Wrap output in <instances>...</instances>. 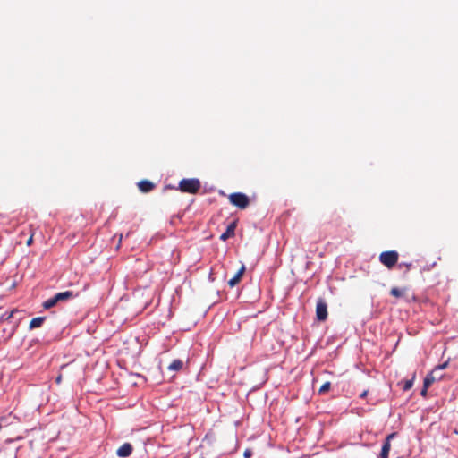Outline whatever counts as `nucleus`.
<instances>
[{
	"mask_svg": "<svg viewBox=\"0 0 458 458\" xmlns=\"http://www.w3.org/2000/svg\"><path fill=\"white\" fill-rule=\"evenodd\" d=\"M250 451H245L244 456L245 457H250Z\"/></svg>",
	"mask_w": 458,
	"mask_h": 458,
	"instance_id": "obj_22",
	"label": "nucleus"
},
{
	"mask_svg": "<svg viewBox=\"0 0 458 458\" xmlns=\"http://www.w3.org/2000/svg\"><path fill=\"white\" fill-rule=\"evenodd\" d=\"M183 367V361L177 359L173 360L168 366V369L171 371H180Z\"/></svg>",
	"mask_w": 458,
	"mask_h": 458,
	"instance_id": "obj_13",
	"label": "nucleus"
},
{
	"mask_svg": "<svg viewBox=\"0 0 458 458\" xmlns=\"http://www.w3.org/2000/svg\"><path fill=\"white\" fill-rule=\"evenodd\" d=\"M236 226L237 220H233L227 225L225 232L220 235V240L225 242L229 238L233 237L235 234Z\"/></svg>",
	"mask_w": 458,
	"mask_h": 458,
	"instance_id": "obj_7",
	"label": "nucleus"
},
{
	"mask_svg": "<svg viewBox=\"0 0 458 458\" xmlns=\"http://www.w3.org/2000/svg\"><path fill=\"white\" fill-rule=\"evenodd\" d=\"M78 295H79L78 293H75L72 291H65V292L58 293L55 296L56 297L58 302H62V301H67L69 300H72V299L77 297Z\"/></svg>",
	"mask_w": 458,
	"mask_h": 458,
	"instance_id": "obj_10",
	"label": "nucleus"
},
{
	"mask_svg": "<svg viewBox=\"0 0 458 458\" xmlns=\"http://www.w3.org/2000/svg\"><path fill=\"white\" fill-rule=\"evenodd\" d=\"M390 294L395 298L405 297V289H399L397 287H393L390 291Z\"/></svg>",
	"mask_w": 458,
	"mask_h": 458,
	"instance_id": "obj_15",
	"label": "nucleus"
},
{
	"mask_svg": "<svg viewBox=\"0 0 458 458\" xmlns=\"http://www.w3.org/2000/svg\"><path fill=\"white\" fill-rule=\"evenodd\" d=\"M439 376H442V377H443V375H442V374H439L438 372H437V373L435 374V377H439Z\"/></svg>",
	"mask_w": 458,
	"mask_h": 458,
	"instance_id": "obj_24",
	"label": "nucleus"
},
{
	"mask_svg": "<svg viewBox=\"0 0 458 458\" xmlns=\"http://www.w3.org/2000/svg\"><path fill=\"white\" fill-rule=\"evenodd\" d=\"M442 379V376H439V377H435L434 376V373H429L426 376L425 379H424V383H423V387L421 389V392H420V394L422 396H426L427 395V392H428V388L435 382V381H437V380H440Z\"/></svg>",
	"mask_w": 458,
	"mask_h": 458,
	"instance_id": "obj_6",
	"label": "nucleus"
},
{
	"mask_svg": "<svg viewBox=\"0 0 458 458\" xmlns=\"http://www.w3.org/2000/svg\"><path fill=\"white\" fill-rule=\"evenodd\" d=\"M327 315V304L324 299L319 298L316 305V318L318 321H325Z\"/></svg>",
	"mask_w": 458,
	"mask_h": 458,
	"instance_id": "obj_4",
	"label": "nucleus"
},
{
	"mask_svg": "<svg viewBox=\"0 0 458 458\" xmlns=\"http://www.w3.org/2000/svg\"><path fill=\"white\" fill-rule=\"evenodd\" d=\"M228 199L232 205L239 208L240 209H245L250 205L249 197L242 192L231 193L228 196Z\"/></svg>",
	"mask_w": 458,
	"mask_h": 458,
	"instance_id": "obj_3",
	"label": "nucleus"
},
{
	"mask_svg": "<svg viewBox=\"0 0 458 458\" xmlns=\"http://www.w3.org/2000/svg\"><path fill=\"white\" fill-rule=\"evenodd\" d=\"M447 366H448V361H445L443 364L436 366L435 369L430 373H434V375H435L437 372H439L440 370L447 368Z\"/></svg>",
	"mask_w": 458,
	"mask_h": 458,
	"instance_id": "obj_19",
	"label": "nucleus"
},
{
	"mask_svg": "<svg viewBox=\"0 0 458 458\" xmlns=\"http://www.w3.org/2000/svg\"><path fill=\"white\" fill-rule=\"evenodd\" d=\"M245 270H246V267H245V265L244 264H242V267H240V269L237 271V273L233 276V277H232L229 281H228V285L233 288L234 287L236 284H238L242 277V276L244 275L245 273Z\"/></svg>",
	"mask_w": 458,
	"mask_h": 458,
	"instance_id": "obj_8",
	"label": "nucleus"
},
{
	"mask_svg": "<svg viewBox=\"0 0 458 458\" xmlns=\"http://www.w3.org/2000/svg\"><path fill=\"white\" fill-rule=\"evenodd\" d=\"M58 303V301L55 296L45 301L42 304L43 308L46 310L51 309L55 307Z\"/></svg>",
	"mask_w": 458,
	"mask_h": 458,
	"instance_id": "obj_14",
	"label": "nucleus"
},
{
	"mask_svg": "<svg viewBox=\"0 0 458 458\" xmlns=\"http://www.w3.org/2000/svg\"><path fill=\"white\" fill-rule=\"evenodd\" d=\"M331 387V384L330 382H326L324 383L318 389V394H325L326 393H327L329 391Z\"/></svg>",
	"mask_w": 458,
	"mask_h": 458,
	"instance_id": "obj_17",
	"label": "nucleus"
},
{
	"mask_svg": "<svg viewBox=\"0 0 458 458\" xmlns=\"http://www.w3.org/2000/svg\"><path fill=\"white\" fill-rule=\"evenodd\" d=\"M454 433L458 435V428L454 429Z\"/></svg>",
	"mask_w": 458,
	"mask_h": 458,
	"instance_id": "obj_25",
	"label": "nucleus"
},
{
	"mask_svg": "<svg viewBox=\"0 0 458 458\" xmlns=\"http://www.w3.org/2000/svg\"><path fill=\"white\" fill-rule=\"evenodd\" d=\"M399 254L395 250L383 251L379 255V261L388 269L393 268L398 262Z\"/></svg>",
	"mask_w": 458,
	"mask_h": 458,
	"instance_id": "obj_2",
	"label": "nucleus"
},
{
	"mask_svg": "<svg viewBox=\"0 0 458 458\" xmlns=\"http://www.w3.org/2000/svg\"><path fill=\"white\" fill-rule=\"evenodd\" d=\"M414 378H415V375H413L411 379H406V380L402 382V384H403V387L402 388H403V391H408V390H410L412 387Z\"/></svg>",
	"mask_w": 458,
	"mask_h": 458,
	"instance_id": "obj_16",
	"label": "nucleus"
},
{
	"mask_svg": "<svg viewBox=\"0 0 458 458\" xmlns=\"http://www.w3.org/2000/svg\"><path fill=\"white\" fill-rule=\"evenodd\" d=\"M132 450H133L132 445L130 443H124L123 445H121L117 449L116 454L119 457L125 458L131 454Z\"/></svg>",
	"mask_w": 458,
	"mask_h": 458,
	"instance_id": "obj_9",
	"label": "nucleus"
},
{
	"mask_svg": "<svg viewBox=\"0 0 458 458\" xmlns=\"http://www.w3.org/2000/svg\"><path fill=\"white\" fill-rule=\"evenodd\" d=\"M368 390H364L360 394V398H365L368 394Z\"/></svg>",
	"mask_w": 458,
	"mask_h": 458,
	"instance_id": "obj_21",
	"label": "nucleus"
},
{
	"mask_svg": "<svg viewBox=\"0 0 458 458\" xmlns=\"http://www.w3.org/2000/svg\"><path fill=\"white\" fill-rule=\"evenodd\" d=\"M33 235H34V233H31L30 238L27 240V242H26L27 246H30L32 244V242H33Z\"/></svg>",
	"mask_w": 458,
	"mask_h": 458,
	"instance_id": "obj_20",
	"label": "nucleus"
},
{
	"mask_svg": "<svg viewBox=\"0 0 458 458\" xmlns=\"http://www.w3.org/2000/svg\"><path fill=\"white\" fill-rule=\"evenodd\" d=\"M46 318L45 317H37V318H34L30 320V329H34V328H37V327H40L43 324V322L45 321Z\"/></svg>",
	"mask_w": 458,
	"mask_h": 458,
	"instance_id": "obj_12",
	"label": "nucleus"
},
{
	"mask_svg": "<svg viewBox=\"0 0 458 458\" xmlns=\"http://www.w3.org/2000/svg\"><path fill=\"white\" fill-rule=\"evenodd\" d=\"M397 433L394 432L386 436L381 452H380V458H388L389 457V452L391 450V440L395 437Z\"/></svg>",
	"mask_w": 458,
	"mask_h": 458,
	"instance_id": "obj_5",
	"label": "nucleus"
},
{
	"mask_svg": "<svg viewBox=\"0 0 458 458\" xmlns=\"http://www.w3.org/2000/svg\"><path fill=\"white\" fill-rule=\"evenodd\" d=\"M200 187V182L196 178L182 179L179 182V190L182 192L196 194L199 191Z\"/></svg>",
	"mask_w": 458,
	"mask_h": 458,
	"instance_id": "obj_1",
	"label": "nucleus"
},
{
	"mask_svg": "<svg viewBox=\"0 0 458 458\" xmlns=\"http://www.w3.org/2000/svg\"><path fill=\"white\" fill-rule=\"evenodd\" d=\"M412 267V263L411 262H401L398 264V267L400 269H404V272L407 273L411 270Z\"/></svg>",
	"mask_w": 458,
	"mask_h": 458,
	"instance_id": "obj_18",
	"label": "nucleus"
},
{
	"mask_svg": "<svg viewBox=\"0 0 458 458\" xmlns=\"http://www.w3.org/2000/svg\"><path fill=\"white\" fill-rule=\"evenodd\" d=\"M139 190L143 193L150 192L155 188V184L148 180H142L138 182Z\"/></svg>",
	"mask_w": 458,
	"mask_h": 458,
	"instance_id": "obj_11",
	"label": "nucleus"
},
{
	"mask_svg": "<svg viewBox=\"0 0 458 458\" xmlns=\"http://www.w3.org/2000/svg\"><path fill=\"white\" fill-rule=\"evenodd\" d=\"M61 381H62V376L60 375V376H58V377H56V382H57V383H60Z\"/></svg>",
	"mask_w": 458,
	"mask_h": 458,
	"instance_id": "obj_23",
	"label": "nucleus"
}]
</instances>
